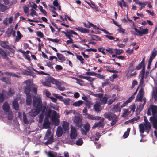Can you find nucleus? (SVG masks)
<instances>
[{
  "instance_id": "nucleus-35",
  "label": "nucleus",
  "mask_w": 157,
  "mask_h": 157,
  "mask_svg": "<svg viewBox=\"0 0 157 157\" xmlns=\"http://www.w3.org/2000/svg\"><path fill=\"white\" fill-rule=\"evenodd\" d=\"M51 133V130L50 129H48L46 132L45 136L44 137V139L45 140L48 139V138L50 136Z\"/></svg>"
},
{
  "instance_id": "nucleus-47",
  "label": "nucleus",
  "mask_w": 157,
  "mask_h": 157,
  "mask_svg": "<svg viewBox=\"0 0 157 157\" xmlns=\"http://www.w3.org/2000/svg\"><path fill=\"white\" fill-rule=\"evenodd\" d=\"M33 70L35 72H37V73L39 75H48V74L46 73L45 72H44L43 71H38L37 70L34 69H33Z\"/></svg>"
},
{
  "instance_id": "nucleus-40",
  "label": "nucleus",
  "mask_w": 157,
  "mask_h": 157,
  "mask_svg": "<svg viewBox=\"0 0 157 157\" xmlns=\"http://www.w3.org/2000/svg\"><path fill=\"white\" fill-rule=\"evenodd\" d=\"M45 112L46 116L48 117L50 116V114L52 113L51 109L49 108L47 109L46 108Z\"/></svg>"
},
{
  "instance_id": "nucleus-54",
  "label": "nucleus",
  "mask_w": 157,
  "mask_h": 157,
  "mask_svg": "<svg viewBox=\"0 0 157 157\" xmlns=\"http://www.w3.org/2000/svg\"><path fill=\"white\" fill-rule=\"evenodd\" d=\"M36 33L37 36L40 38H43L44 36L43 33L41 31H37Z\"/></svg>"
},
{
  "instance_id": "nucleus-41",
  "label": "nucleus",
  "mask_w": 157,
  "mask_h": 157,
  "mask_svg": "<svg viewBox=\"0 0 157 157\" xmlns=\"http://www.w3.org/2000/svg\"><path fill=\"white\" fill-rule=\"evenodd\" d=\"M5 74L7 75H9L10 76H12L13 77H18L19 76L18 75H16L13 73L11 72H6Z\"/></svg>"
},
{
  "instance_id": "nucleus-25",
  "label": "nucleus",
  "mask_w": 157,
  "mask_h": 157,
  "mask_svg": "<svg viewBox=\"0 0 157 157\" xmlns=\"http://www.w3.org/2000/svg\"><path fill=\"white\" fill-rule=\"evenodd\" d=\"M23 36L21 34L19 31H17V36L15 40L16 42H18L19 40L23 37Z\"/></svg>"
},
{
  "instance_id": "nucleus-24",
  "label": "nucleus",
  "mask_w": 157,
  "mask_h": 157,
  "mask_svg": "<svg viewBox=\"0 0 157 157\" xmlns=\"http://www.w3.org/2000/svg\"><path fill=\"white\" fill-rule=\"evenodd\" d=\"M56 133L57 136L58 137H60L62 135L63 131L62 129L61 126H59L58 127Z\"/></svg>"
},
{
  "instance_id": "nucleus-64",
  "label": "nucleus",
  "mask_w": 157,
  "mask_h": 157,
  "mask_svg": "<svg viewBox=\"0 0 157 157\" xmlns=\"http://www.w3.org/2000/svg\"><path fill=\"white\" fill-rule=\"evenodd\" d=\"M23 10H24V11L25 13L28 14L29 13V9L28 7L26 6H24Z\"/></svg>"
},
{
  "instance_id": "nucleus-13",
  "label": "nucleus",
  "mask_w": 157,
  "mask_h": 157,
  "mask_svg": "<svg viewBox=\"0 0 157 157\" xmlns=\"http://www.w3.org/2000/svg\"><path fill=\"white\" fill-rule=\"evenodd\" d=\"M87 118L88 119L92 120H99L101 118L99 116H94L90 114H87Z\"/></svg>"
},
{
  "instance_id": "nucleus-14",
  "label": "nucleus",
  "mask_w": 157,
  "mask_h": 157,
  "mask_svg": "<svg viewBox=\"0 0 157 157\" xmlns=\"http://www.w3.org/2000/svg\"><path fill=\"white\" fill-rule=\"evenodd\" d=\"M157 55V50L155 48H154L152 50L151 55L150 56L149 59L153 60Z\"/></svg>"
},
{
  "instance_id": "nucleus-8",
  "label": "nucleus",
  "mask_w": 157,
  "mask_h": 157,
  "mask_svg": "<svg viewBox=\"0 0 157 157\" xmlns=\"http://www.w3.org/2000/svg\"><path fill=\"white\" fill-rule=\"evenodd\" d=\"M104 117L108 119V120H112L113 119L116 115L111 113L110 112L105 113L104 114Z\"/></svg>"
},
{
  "instance_id": "nucleus-16",
  "label": "nucleus",
  "mask_w": 157,
  "mask_h": 157,
  "mask_svg": "<svg viewBox=\"0 0 157 157\" xmlns=\"http://www.w3.org/2000/svg\"><path fill=\"white\" fill-rule=\"evenodd\" d=\"M13 108L16 111L19 110V105L17 100L14 99L13 102Z\"/></svg>"
},
{
  "instance_id": "nucleus-57",
  "label": "nucleus",
  "mask_w": 157,
  "mask_h": 157,
  "mask_svg": "<svg viewBox=\"0 0 157 157\" xmlns=\"http://www.w3.org/2000/svg\"><path fill=\"white\" fill-rule=\"evenodd\" d=\"M134 98V96L133 95H132L126 101L128 103L131 102L132 100Z\"/></svg>"
},
{
  "instance_id": "nucleus-33",
  "label": "nucleus",
  "mask_w": 157,
  "mask_h": 157,
  "mask_svg": "<svg viewBox=\"0 0 157 157\" xmlns=\"http://www.w3.org/2000/svg\"><path fill=\"white\" fill-rule=\"evenodd\" d=\"M76 57L77 58L80 62L81 63L83 64L84 63V59L82 58V56L81 55H78L76 54Z\"/></svg>"
},
{
  "instance_id": "nucleus-44",
  "label": "nucleus",
  "mask_w": 157,
  "mask_h": 157,
  "mask_svg": "<svg viewBox=\"0 0 157 157\" xmlns=\"http://www.w3.org/2000/svg\"><path fill=\"white\" fill-rule=\"evenodd\" d=\"M52 120L55 122V124L56 125H58L59 124V120L56 117H52Z\"/></svg>"
},
{
  "instance_id": "nucleus-63",
  "label": "nucleus",
  "mask_w": 157,
  "mask_h": 157,
  "mask_svg": "<svg viewBox=\"0 0 157 157\" xmlns=\"http://www.w3.org/2000/svg\"><path fill=\"white\" fill-rule=\"evenodd\" d=\"M99 78H101V79H103L104 78H105V76L102 75L100 74H98V73H96L95 76Z\"/></svg>"
},
{
  "instance_id": "nucleus-36",
  "label": "nucleus",
  "mask_w": 157,
  "mask_h": 157,
  "mask_svg": "<svg viewBox=\"0 0 157 157\" xmlns=\"http://www.w3.org/2000/svg\"><path fill=\"white\" fill-rule=\"evenodd\" d=\"M74 79L76 80V83L79 84L81 86L83 85V83L84 82V81L81 79L77 78H76L74 77Z\"/></svg>"
},
{
  "instance_id": "nucleus-34",
  "label": "nucleus",
  "mask_w": 157,
  "mask_h": 157,
  "mask_svg": "<svg viewBox=\"0 0 157 157\" xmlns=\"http://www.w3.org/2000/svg\"><path fill=\"white\" fill-rule=\"evenodd\" d=\"M120 104V103H118L114 106V109L116 112L120 111L121 110L120 108L119 107Z\"/></svg>"
},
{
  "instance_id": "nucleus-30",
  "label": "nucleus",
  "mask_w": 157,
  "mask_h": 157,
  "mask_svg": "<svg viewBox=\"0 0 157 157\" xmlns=\"http://www.w3.org/2000/svg\"><path fill=\"white\" fill-rule=\"evenodd\" d=\"M123 111L124 112L122 115L123 117L125 116L126 115H128L131 113L130 111H129V109H124Z\"/></svg>"
},
{
  "instance_id": "nucleus-52",
  "label": "nucleus",
  "mask_w": 157,
  "mask_h": 157,
  "mask_svg": "<svg viewBox=\"0 0 157 157\" xmlns=\"http://www.w3.org/2000/svg\"><path fill=\"white\" fill-rule=\"evenodd\" d=\"M23 121L25 124H28V119L25 114L24 113L23 115Z\"/></svg>"
},
{
  "instance_id": "nucleus-11",
  "label": "nucleus",
  "mask_w": 157,
  "mask_h": 157,
  "mask_svg": "<svg viewBox=\"0 0 157 157\" xmlns=\"http://www.w3.org/2000/svg\"><path fill=\"white\" fill-rule=\"evenodd\" d=\"M31 86L30 85H27L26 86L24 87L25 93L27 95H29L31 91Z\"/></svg>"
},
{
  "instance_id": "nucleus-39",
  "label": "nucleus",
  "mask_w": 157,
  "mask_h": 157,
  "mask_svg": "<svg viewBox=\"0 0 157 157\" xmlns=\"http://www.w3.org/2000/svg\"><path fill=\"white\" fill-rule=\"evenodd\" d=\"M78 78H84L85 79H86L89 81H90V78H91V77H86L85 76H83L82 75H78Z\"/></svg>"
},
{
  "instance_id": "nucleus-22",
  "label": "nucleus",
  "mask_w": 157,
  "mask_h": 157,
  "mask_svg": "<svg viewBox=\"0 0 157 157\" xmlns=\"http://www.w3.org/2000/svg\"><path fill=\"white\" fill-rule=\"evenodd\" d=\"M100 105H101V104H100L98 102H96L94 106V108L95 111L98 112L101 110L100 109Z\"/></svg>"
},
{
  "instance_id": "nucleus-7",
  "label": "nucleus",
  "mask_w": 157,
  "mask_h": 157,
  "mask_svg": "<svg viewBox=\"0 0 157 157\" xmlns=\"http://www.w3.org/2000/svg\"><path fill=\"white\" fill-rule=\"evenodd\" d=\"M46 109V106L44 105L42 108L41 113L39 117V122L40 123H41L43 121L44 115V113H45V110Z\"/></svg>"
},
{
  "instance_id": "nucleus-10",
  "label": "nucleus",
  "mask_w": 157,
  "mask_h": 157,
  "mask_svg": "<svg viewBox=\"0 0 157 157\" xmlns=\"http://www.w3.org/2000/svg\"><path fill=\"white\" fill-rule=\"evenodd\" d=\"M50 125L49 119L46 117L44 119L43 123V127L44 128L47 129L50 127Z\"/></svg>"
},
{
  "instance_id": "nucleus-32",
  "label": "nucleus",
  "mask_w": 157,
  "mask_h": 157,
  "mask_svg": "<svg viewBox=\"0 0 157 157\" xmlns=\"http://www.w3.org/2000/svg\"><path fill=\"white\" fill-rule=\"evenodd\" d=\"M83 103V102L82 101L79 100L76 102L74 103L73 105L76 107L80 106Z\"/></svg>"
},
{
  "instance_id": "nucleus-60",
  "label": "nucleus",
  "mask_w": 157,
  "mask_h": 157,
  "mask_svg": "<svg viewBox=\"0 0 157 157\" xmlns=\"http://www.w3.org/2000/svg\"><path fill=\"white\" fill-rule=\"evenodd\" d=\"M13 116L11 112H9L8 114L7 118L9 120H11L12 119Z\"/></svg>"
},
{
  "instance_id": "nucleus-26",
  "label": "nucleus",
  "mask_w": 157,
  "mask_h": 157,
  "mask_svg": "<svg viewBox=\"0 0 157 157\" xmlns=\"http://www.w3.org/2000/svg\"><path fill=\"white\" fill-rule=\"evenodd\" d=\"M32 102V98L31 95L26 96V103L27 105H30Z\"/></svg>"
},
{
  "instance_id": "nucleus-1",
  "label": "nucleus",
  "mask_w": 157,
  "mask_h": 157,
  "mask_svg": "<svg viewBox=\"0 0 157 157\" xmlns=\"http://www.w3.org/2000/svg\"><path fill=\"white\" fill-rule=\"evenodd\" d=\"M33 105L36 109H32L29 113V115L31 117L37 115L42 110L43 107L41 100L36 97H34L33 99Z\"/></svg>"
},
{
  "instance_id": "nucleus-18",
  "label": "nucleus",
  "mask_w": 157,
  "mask_h": 157,
  "mask_svg": "<svg viewBox=\"0 0 157 157\" xmlns=\"http://www.w3.org/2000/svg\"><path fill=\"white\" fill-rule=\"evenodd\" d=\"M149 32V30L147 28H146L143 29L141 31H140L139 34H136L137 35L140 36H143L144 35H145L148 34Z\"/></svg>"
},
{
  "instance_id": "nucleus-46",
  "label": "nucleus",
  "mask_w": 157,
  "mask_h": 157,
  "mask_svg": "<svg viewBox=\"0 0 157 157\" xmlns=\"http://www.w3.org/2000/svg\"><path fill=\"white\" fill-rule=\"evenodd\" d=\"M56 55L58 59L60 60H63L64 58V56L61 54L57 53Z\"/></svg>"
},
{
  "instance_id": "nucleus-21",
  "label": "nucleus",
  "mask_w": 157,
  "mask_h": 157,
  "mask_svg": "<svg viewBox=\"0 0 157 157\" xmlns=\"http://www.w3.org/2000/svg\"><path fill=\"white\" fill-rule=\"evenodd\" d=\"M62 127L65 131H68L69 129V124L68 122L67 121H63Z\"/></svg>"
},
{
  "instance_id": "nucleus-58",
  "label": "nucleus",
  "mask_w": 157,
  "mask_h": 157,
  "mask_svg": "<svg viewBox=\"0 0 157 157\" xmlns=\"http://www.w3.org/2000/svg\"><path fill=\"white\" fill-rule=\"evenodd\" d=\"M145 73H141V78L140 82V84H143L144 83V78Z\"/></svg>"
},
{
  "instance_id": "nucleus-6",
  "label": "nucleus",
  "mask_w": 157,
  "mask_h": 157,
  "mask_svg": "<svg viewBox=\"0 0 157 157\" xmlns=\"http://www.w3.org/2000/svg\"><path fill=\"white\" fill-rule=\"evenodd\" d=\"M142 68V69L140 73H145V64H144L141 62L139 63L138 65L136 67V69L137 70H139L140 69Z\"/></svg>"
},
{
  "instance_id": "nucleus-38",
  "label": "nucleus",
  "mask_w": 157,
  "mask_h": 157,
  "mask_svg": "<svg viewBox=\"0 0 157 157\" xmlns=\"http://www.w3.org/2000/svg\"><path fill=\"white\" fill-rule=\"evenodd\" d=\"M136 108L135 104L134 103H133L132 105H131L128 108V109H129L130 112L132 111L133 112H134L135 109Z\"/></svg>"
},
{
  "instance_id": "nucleus-51",
  "label": "nucleus",
  "mask_w": 157,
  "mask_h": 157,
  "mask_svg": "<svg viewBox=\"0 0 157 157\" xmlns=\"http://www.w3.org/2000/svg\"><path fill=\"white\" fill-rule=\"evenodd\" d=\"M47 40H48L50 41L55 43H58L59 41V40L57 38L52 39L50 38H47Z\"/></svg>"
},
{
  "instance_id": "nucleus-45",
  "label": "nucleus",
  "mask_w": 157,
  "mask_h": 157,
  "mask_svg": "<svg viewBox=\"0 0 157 157\" xmlns=\"http://www.w3.org/2000/svg\"><path fill=\"white\" fill-rule=\"evenodd\" d=\"M83 143V140L81 138H79L76 142V144L77 145L81 146L82 144Z\"/></svg>"
},
{
  "instance_id": "nucleus-15",
  "label": "nucleus",
  "mask_w": 157,
  "mask_h": 157,
  "mask_svg": "<svg viewBox=\"0 0 157 157\" xmlns=\"http://www.w3.org/2000/svg\"><path fill=\"white\" fill-rule=\"evenodd\" d=\"M3 109L4 111L6 113L9 112L10 109V107L8 103L6 101L3 105Z\"/></svg>"
},
{
  "instance_id": "nucleus-59",
  "label": "nucleus",
  "mask_w": 157,
  "mask_h": 157,
  "mask_svg": "<svg viewBox=\"0 0 157 157\" xmlns=\"http://www.w3.org/2000/svg\"><path fill=\"white\" fill-rule=\"evenodd\" d=\"M14 94V91L11 88H10L8 91V94L9 95H12Z\"/></svg>"
},
{
  "instance_id": "nucleus-29",
  "label": "nucleus",
  "mask_w": 157,
  "mask_h": 157,
  "mask_svg": "<svg viewBox=\"0 0 157 157\" xmlns=\"http://www.w3.org/2000/svg\"><path fill=\"white\" fill-rule=\"evenodd\" d=\"M140 131V133H144L145 131V128L143 124H141L139 125Z\"/></svg>"
},
{
  "instance_id": "nucleus-31",
  "label": "nucleus",
  "mask_w": 157,
  "mask_h": 157,
  "mask_svg": "<svg viewBox=\"0 0 157 157\" xmlns=\"http://www.w3.org/2000/svg\"><path fill=\"white\" fill-rule=\"evenodd\" d=\"M54 79H55L52 77H47L46 78L45 81L53 83Z\"/></svg>"
},
{
  "instance_id": "nucleus-20",
  "label": "nucleus",
  "mask_w": 157,
  "mask_h": 157,
  "mask_svg": "<svg viewBox=\"0 0 157 157\" xmlns=\"http://www.w3.org/2000/svg\"><path fill=\"white\" fill-rule=\"evenodd\" d=\"M152 116H156L157 113V106L156 105H152L151 108Z\"/></svg>"
},
{
  "instance_id": "nucleus-17",
  "label": "nucleus",
  "mask_w": 157,
  "mask_h": 157,
  "mask_svg": "<svg viewBox=\"0 0 157 157\" xmlns=\"http://www.w3.org/2000/svg\"><path fill=\"white\" fill-rule=\"evenodd\" d=\"M8 43V41H0V46L5 48L7 49L9 48V45L7 44Z\"/></svg>"
},
{
  "instance_id": "nucleus-56",
  "label": "nucleus",
  "mask_w": 157,
  "mask_h": 157,
  "mask_svg": "<svg viewBox=\"0 0 157 157\" xmlns=\"http://www.w3.org/2000/svg\"><path fill=\"white\" fill-rule=\"evenodd\" d=\"M69 34H72L77 36L79 38H80V37L79 35L76 32L72 30H69Z\"/></svg>"
},
{
  "instance_id": "nucleus-12",
  "label": "nucleus",
  "mask_w": 157,
  "mask_h": 157,
  "mask_svg": "<svg viewBox=\"0 0 157 157\" xmlns=\"http://www.w3.org/2000/svg\"><path fill=\"white\" fill-rule=\"evenodd\" d=\"M144 125L145 128L146 132L147 133H149V131L151 130V125L150 123H144Z\"/></svg>"
},
{
  "instance_id": "nucleus-2",
  "label": "nucleus",
  "mask_w": 157,
  "mask_h": 157,
  "mask_svg": "<svg viewBox=\"0 0 157 157\" xmlns=\"http://www.w3.org/2000/svg\"><path fill=\"white\" fill-rule=\"evenodd\" d=\"M82 117L79 116H75V117L74 121L78 128H80L82 126Z\"/></svg>"
},
{
  "instance_id": "nucleus-50",
  "label": "nucleus",
  "mask_w": 157,
  "mask_h": 157,
  "mask_svg": "<svg viewBox=\"0 0 157 157\" xmlns=\"http://www.w3.org/2000/svg\"><path fill=\"white\" fill-rule=\"evenodd\" d=\"M50 106L52 108L54 109L58 110L59 109V107L57 105H55L52 103H50Z\"/></svg>"
},
{
  "instance_id": "nucleus-42",
  "label": "nucleus",
  "mask_w": 157,
  "mask_h": 157,
  "mask_svg": "<svg viewBox=\"0 0 157 157\" xmlns=\"http://www.w3.org/2000/svg\"><path fill=\"white\" fill-rule=\"evenodd\" d=\"M84 128L86 132H89L90 129V125L87 122L84 125Z\"/></svg>"
},
{
  "instance_id": "nucleus-62",
  "label": "nucleus",
  "mask_w": 157,
  "mask_h": 157,
  "mask_svg": "<svg viewBox=\"0 0 157 157\" xmlns=\"http://www.w3.org/2000/svg\"><path fill=\"white\" fill-rule=\"evenodd\" d=\"M31 12L30 13V14L31 16H32L33 17L34 15H36V12L33 9H31Z\"/></svg>"
},
{
  "instance_id": "nucleus-37",
  "label": "nucleus",
  "mask_w": 157,
  "mask_h": 157,
  "mask_svg": "<svg viewBox=\"0 0 157 157\" xmlns=\"http://www.w3.org/2000/svg\"><path fill=\"white\" fill-rule=\"evenodd\" d=\"M115 52L117 55H119L123 53L124 50L122 49H117L114 50Z\"/></svg>"
},
{
  "instance_id": "nucleus-28",
  "label": "nucleus",
  "mask_w": 157,
  "mask_h": 157,
  "mask_svg": "<svg viewBox=\"0 0 157 157\" xmlns=\"http://www.w3.org/2000/svg\"><path fill=\"white\" fill-rule=\"evenodd\" d=\"M48 6L51 9L50 10V11L52 12L54 14H56V15H58V14L55 11L56 10V9L52 5H48Z\"/></svg>"
},
{
  "instance_id": "nucleus-48",
  "label": "nucleus",
  "mask_w": 157,
  "mask_h": 157,
  "mask_svg": "<svg viewBox=\"0 0 157 157\" xmlns=\"http://www.w3.org/2000/svg\"><path fill=\"white\" fill-rule=\"evenodd\" d=\"M118 100V98L116 97L115 98L113 99H110L108 101V105H111L113 102H114L116 100Z\"/></svg>"
},
{
  "instance_id": "nucleus-55",
  "label": "nucleus",
  "mask_w": 157,
  "mask_h": 157,
  "mask_svg": "<svg viewBox=\"0 0 157 157\" xmlns=\"http://www.w3.org/2000/svg\"><path fill=\"white\" fill-rule=\"evenodd\" d=\"M140 117L138 116L137 117H134V118H133L132 119L130 120H128L129 121H130L131 123L133 122L134 121H136L138 120H139L140 119Z\"/></svg>"
},
{
  "instance_id": "nucleus-49",
  "label": "nucleus",
  "mask_w": 157,
  "mask_h": 157,
  "mask_svg": "<svg viewBox=\"0 0 157 157\" xmlns=\"http://www.w3.org/2000/svg\"><path fill=\"white\" fill-rule=\"evenodd\" d=\"M53 84L56 85L57 86V88L58 86H60L61 85V83L59 81L57 80L56 79H54V81H53Z\"/></svg>"
},
{
  "instance_id": "nucleus-53",
  "label": "nucleus",
  "mask_w": 157,
  "mask_h": 157,
  "mask_svg": "<svg viewBox=\"0 0 157 157\" xmlns=\"http://www.w3.org/2000/svg\"><path fill=\"white\" fill-rule=\"evenodd\" d=\"M67 37L68 38L69 40H67L66 41V43L67 44H69L70 43H74V41L73 39L71 38H70L69 36H68Z\"/></svg>"
},
{
  "instance_id": "nucleus-5",
  "label": "nucleus",
  "mask_w": 157,
  "mask_h": 157,
  "mask_svg": "<svg viewBox=\"0 0 157 157\" xmlns=\"http://www.w3.org/2000/svg\"><path fill=\"white\" fill-rule=\"evenodd\" d=\"M108 99V95L105 94L104 97H102L99 100L98 102L101 105H104L107 102Z\"/></svg>"
},
{
  "instance_id": "nucleus-61",
  "label": "nucleus",
  "mask_w": 157,
  "mask_h": 157,
  "mask_svg": "<svg viewBox=\"0 0 157 157\" xmlns=\"http://www.w3.org/2000/svg\"><path fill=\"white\" fill-rule=\"evenodd\" d=\"M98 51L100 52H101L103 54L105 55V53L104 51L105 50V48H103L102 47V48H98Z\"/></svg>"
},
{
  "instance_id": "nucleus-19",
  "label": "nucleus",
  "mask_w": 157,
  "mask_h": 157,
  "mask_svg": "<svg viewBox=\"0 0 157 157\" xmlns=\"http://www.w3.org/2000/svg\"><path fill=\"white\" fill-rule=\"evenodd\" d=\"M75 29L82 33H89V30L82 27H78V28H75Z\"/></svg>"
},
{
  "instance_id": "nucleus-4",
  "label": "nucleus",
  "mask_w": 157,
  "mask_h": 157,
  "mask_svg": "<svg viewBox=\"0 0 157 157\" xmlns=\"http://www.w3.org/2000/svg\"><path fill=\"white\" fill-rule=\"evenodd\" d=\"M10 52L6 50H2L0 47V55L3 59H8L7 54H9Z\"/></svg>"
},
{
  "instance_id": "nucleus-3",
  "label": "nucleus",
  "mask_w": 157,
  "mask_h": 157,
  "mask_svg": "<svg viewBox=\"0 0 157 157\" xmlns=\"http://www.w3.org/2000/svg\"><path fill=\"white\" fill-rule=\"evenodd\" d=\"M105 125V123H104V118H102L100 121H99L98 122H96L94 123V124L92 127V128H94L96 127H98L99 128L101 127L103 128Z\"/></svg>"
},
{
  "instance_id": "nucleus-9",
  "label": "nucleus",
  "mask_w": 157,
  "mask_h": 157,
  "mask_svg": "<svg viewBox=\"0 0 157 157\" xmlns=\"http://www.w3.org/2000/svg\"><path fill=\"white\" fill-rule=\"evenodd\" d=\"M77 134L76 130L74 128H71L70 136L71 139H75L77 136Z\"/></svg>"
},
{
  "instance_id": "nucleus-43",
  "label": "nucleus",
  "mask_w": 157,
  "mask_h": 157,
  "mask_svg": "<svg viewBox=\"0 0 157 157\" xmlns=\"http://www.w3.org/2000/svg\"><path fill=\"white\" fill-rule=\"evenodd\" d=\"M138 94H140L139 97L138 98V100L140 101H142V97L143 95L142 91L141 90H140L139 91Z\"/></svg>"
},
{
  "instance_id": "nucleus-27",
  "label": "nucleus",
  "mask_w": 157,
  "mask_h": 157,
  "mask_svg": "<svg viewBox=\"0 0 157 157\" xmlns=\"http://www.w3.org/2000/svg\"><path fill=\"white\" fill-rule=\"evenodd\" d=\"M91 40L95 41L101 40V38L96 35H92L91 36Z\"/></svg>"
},
{
  "instance_id": "nucleus-23",
  "label": "nucleus",
  "mask_w": 157,
  "mask_h": 157,
  "mask_svg": "<svg viewBox=\"0 0 157 157\" xmlns=\"http://www.w3.org/2000/svg\"><path fill=\"white\" fill-rule=\"evenodd\" d=\"M2 81L4 82L5 83L7 84H10V79L7 77H2L0 79Z\"/></svg>"
}]
</instances>
